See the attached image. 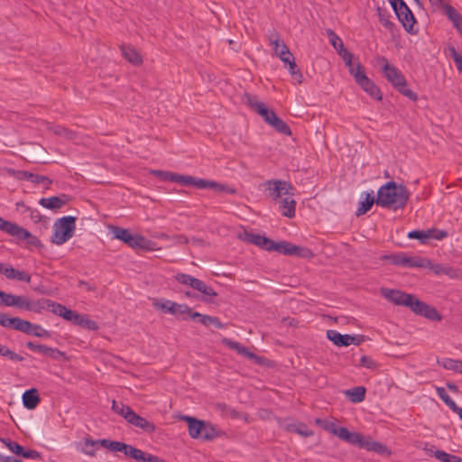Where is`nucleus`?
Returning <instances> with one entry per match:
<instances>
[{"label":"nucleus","mask_w":462,"mask_h":462,"mask_svg":"<svg viewBox=\"0 0 462 462\" xmlns=\"http://www.w3.org/2000/svg\"><path fill=\"white\" fill-rule=\"evenodd\" d=\"M98 440H94L90 438H85L83 440V448L81 451L90 457L96 456V448L95 446L98 445Z\"/></svg>","instance_id":"nucleus-41"},{"label":"nucleus","mask_w":462,"mask_h":462,"mask_svg":"<svg viewBox=\"0 0 462 462\" xmlns=\"http://www.w3.org/2000/svg\"><path fill=\"white\" fill-rule=\"evenodd\" d=\"M448 236V233L439 229H428L425 231L413 230L408 234L411 239H418L421 244L427 243L430 239L441 240Z\"/></svg>","instance_id":"nucleus-11"},{"label":"nucleus","mask_w":462,"mask_h":462,"mask_svg":"<svg viewBox=\"0 0 462 462\" xmlns=\"http://www.w3.org/2000/svg\"><path fill=\"white\" fill-rule=\"evenodd\" d=\"M327 35L328 37L330 44L334 47V49L337 51L338 54L346 50L344 46L342 40L333 30L328 29Z\"/></svg>","instance_id":"nucleus-39"},{"label":"nucleus","mask_w":462,"mask_h":462,"mask_svg":"<svg viewBox=\"0 0 462 462\" xmlns=\"http://www.w3.org/2000/svg\"><path fill=\"white\" fill-rule=\"evenodd\" d=\"M327 337L332 341L337 346H348L352 344L359 345L360 340L354 336L348 334L342 335L337 330L329 329L327 331Z\"/></svg>","instance_id":"nucleus-13"},{"label":"nucleus","mask_w":462,"mask_h":462,"mask_svg":"<svg viewBox=\"0 0 462 462\" xmlns=\"http://www.w3.org/2000/svg\"><path fill=\"white\" fill-rule=\"evenodd\" d=\"M222 342L228 348L236 351L238 354L247 357L248 359H254L258 364L261 363V357L255 356L247 347L241 345L240 343L233 341L229 338H223Z\"/></svg>","instance_id":"nucleus-18"},{"label":"nucleus","mask_w":462,"mask_h":462,"mask_svg":"<svg viewBox=\"0 0 462 462\" xmlns=\"http://www.w3.org/2000/svg\"><path fill=\"white\" fill-rule=\"evenodd\" d=\"M77 325L86 328L89 330H97L98 328V326L96 321L89 319L88 317L84 315H80V319H79Z\"/></svg>","instance_id":"nucleus-49"},{"label":"nucleus","mask_w":462,"mask_h":462,"mask_svg":"<svg viewBox=\"0 0 462 462\" xmlns=\"http://www.w3.org/2000/svg\"><path fill=\"white\" fill-rule=\"evenodd\" d=\"M217 431L214 426H212L210 423L205 422L204 429L201 433V437L199 439H202L204 440H211L217 437Z\"/></svg>","instance_id":"nucleus-45"},{"label":"nucleus","mask_w":462,"mask_h":462,"mask_svg":"<svg viewBox=\"0 0 462 462\" xmlns=\"http://www.w3.org/2000/svg\"><path fill=\"white\" fill-rule=\"evenodd\" d=\"M54 305H57V303L48 299H40L34 301H31L30 300H28L26 310L40 313L43 310H49L50 311L52 312Z\"/></svg>","instance_id":"nucleus-25"},{"label":"nucleus","mask_w":462,"mask_h":462,"mask_svg":"<svg viewBox=\"0 0 462 462\" xmlns=\"http://www.w3.org/2000/svg\"><path fill=\"white\" fill-rule=\"evenodd\" d=\"M76 229V217L66 216L57 219L53 225L51 243L61 245L74 236Z\"/></svg>","instance_id":"nucleus-3"},{"label":"nucleus","mask_w":462,"mask_h":462,"mask_svg":"<svg viewBox=\"0 0 462 462\" xmlns=\"http://www.w3.org/2000/svg\"><path fill=\"white\" fill-rule=\"evenodd\" d=\"M366 390L364 386H356L345 392V395L353 403H359L365 398Z\"/></svg>","instance_id":"nucleus-30"},{"label":"nucleus","mask_w":462,"mask_h":462,"mask_svg":"<svg viewBox=\"0 0 462 462\" xmlns=\"http://www.w3.org/2000/svg\"><path fill=\"white\" fill-rule=\"evenodd\" d=\"M363 444L360 446V448H365L367 450H373L378 453H381L384 447L380 443L376 441H369L363 438Z\"/></svg>","instance_id":"nucleus-54"},{"label":"nucleus","mask_w":462,"mask_h":462,"mask_svg":"<svg viewBox=\"0 0 462 462\" xmlns=\"http://www.w3.org/2000/svg\"><path fill=\"white\" fill-rule=\"evenodd\" d=\"M114 238L123 241L134 249H148L151 241L141 235H133L128 229L120 226H112Z\"/></svg>","instance_id":"nucleus-5"},{"label":"nucleus","mask_w":462,"mask_h":462,"mask_svg":"<svg viewBox=\"0 0 462 462\" xmlns=\"http://www.w3.org/2000/svg\"><path fill=\"white\" fill-rule=\"evenodd\" d=\"M120 49L125 59L130 63L135 66L142 64L143 59L135 48L131 45H122Z\"/></svg>","instance_id":"nucleus-29"},{"label":"nucleus","mask_w":462,"mask_h":462,"mask_svg":"<svg viewBox=\"0 0 462 462\" xmlns=\"http://www.w3.org/2000/svg\"><path fill=\"white\" fill-rule=\"evenodd\" d=\"M18 175L23 177L24 180H27L35 184H45L46 188H48L52 183V180L47 176L34 174L29 171L20 172Z\"/></svg>","instance_id":"nucleus-32"},{"label":"nucleus","mask_w":462,"mask_h":462,"mask_svg":"<svg viewBox=\"0 0 462 462\" xmlns=\"http://www.w3.org/2000/svg\"><path fill=\"white\" fill-rule=\"evenodd\" d=\"M270 42L271 44L273 45V50L276 55L281 59L282 62H284V64H287V62L294 59L286 44L284 42H280L278 35H275L274 38H271Z\"/></svg>","instance_id":"nucleus-17"},{"label":"nucleus","mask_w":462,"mask_h":462,"mask_svg":"<svg viewBox=\"0 0 462 462\" xmlns=\"http://www.w3.org/2000/svg\"><path fill=\"white\" fill-rule=\"evenodd\" d=\"M2 327L25 333L28 331V328H31V322L18 317L10 318L2 314Z\"/></svg>","instance_id":"nucleus-14"},{"label":"nucleus","mask_w":462,"mask_h":462,"mask_svg":"<svg viewBox=\"0 0 462 462\" xmlns=\"http://www.w3.org/2000/svg\"><path fill=\"white\" fill-rule=\"evenodd\" d=\"M443 366L448 370L461 373L462 361L448 358L444 361Z\"/></svg>","instance_id":"nucleus-51"},{"label":"nucleus","mask_w":462,"mask_h":462,"mask_svg":"<svg viewBox=\"0 0 462 462\" xmlns=\"http://www.w3.org/2000/svg\"><path fill=\"white\" fill-rule=\"evenodd\" d=\"M129 424L143 430L146 433H153L156 431V426L152 421H149L143 417H141L137 413H134L132 418L128 421Z\"/></svg>","instance_id":"nucleus-22"},{"label":"nucleus","mask_w":462,"mask_h":462,"mask_svg":"<svg viewBox=\"0 0 462 462\" xmlns=\"http://www.w3.org/2000/svg\"><path fill=\"white\" fill-rule=\"evenodd\" d=\"M345 61L346 66L350 69V68H354L355 64L353 63V54L350 53L347 50L340 52L338 54Z\"/></svg>","instance_id":"nucleus-61"},{"label":"nucleus","mask_w":462,"mask_h":462,"mask_svg":"<svg viewBox=\"0 0 462 462\" xmlns=\"http://www.w3.org/2000/svg\"><path fill=\"white\" fill-rule=\"evenodd\" d=\"M2 443H4L6 447H8L10 451L14 453L15 455L22 456V453L23 451V447L19 445L17 442L12 441L11 439H2Z\"/></svg>","instance_id":"nucleus-50"},{"label":"nucleus","mask_w":462,"mask_h":462,"mask_svg":"<svg viewBox=\"0 0 462 462\" xmlns=\"http://www.w3.org/2000/svg\"><path fill=\"white\" fill-rule=\"evenodd\" d=\"M295 250V245L286 241H280L274 242L273 251L278 252L285 255H292Z\"/></svg>","instance_id":"nucleus-36"},{"label":"nucleus","mask_w":462,"mask_h":462,"mask_svg":"<svg viewBox=\"0 0 462 462\" xmlns=\"http://www.w3.org/2000/svg\"><path fill=\"white\" fill-rule=\"evenodd\" d=\"M2 231L6 232L8 235L23 240V236H29V231L18 226L15 223L2 219Z\"/></svg>","instance_id":"nucleus-20"},{"label":"nucleus","mask_w":462,"mask_h":462,"mask_svg":"<svg viewBox=\"0 0 462 462\" xmlns=\"http://www.w3.org/2000/svg\"><path fill=\"white\" fill-rule=\"evenodd\" d=\"M182 420L188 423L189 434L192 439H199L201 437L205 421L189 416H183Z\"/></svg>","instance_id":"nucleus-23"},{"label":"nucleus","mask_w":462,"mask_h":462,"mask_svg":"<svg viewBox=\"0 0 462 462\" xmlns=\"http://www.w3.org/2000/svg\"><path fill=\"white\" fill-rule=\"evenodd\" d=\"M295 248L296 250L294 251L292 255H297L303 258H311L314 255L312 251L308 247L295 245Z\"/></svg>","instance_id":"nucleus-59"},{"label":"nucleus","mask_w":462,"mask_h":462,"mask_svg":"<svg viewBox=\"0 0 462 462\" xmlns=\"http://www.w3.org/2000/svg\"><path fill=\"white\" fill-rule=\"evenodd\" d=\"M360 366L365 367L370 370H375L378 367L377 363L368 356H363L359 362Z\"/></svg>","instance_id":"nucleus-56"},{"label":"nucleus","mask_w":462,"mask_h":462,"mask_svg":"<svg viewBox=\"0 0 462 462\" xmlns=\"http://www.w3.org/2000/svg\"><path fill=\"white\" fill-rule=\"evenodd\" d=\"M270 125L273 126L280 134L291 135V130L290 126L278 116L273 117V121Z\"/></svg>","instance_id":"nucleus-40"},{"label":"nucleus","mask_w":462,"mask_h":462,"mask_svg":"<svg viewBox=\"0 0 462 462\" xmlns=\"http://www.w3.org/2000/svg\"><path fill=\"white\" fill-rule=\"evenodd\" d=\"M175 172L165 171L161 170H152L151 174L160 178L162 180H169L172 182V179Z\"/></svg>","instance_id":"nucleus-58"},{"label":"nucleus","mask_w":462,"mask_h":462,"mask_svg":"<svg viewBox=\"0 0 462 462\" xmlns=\"http://www.w3.org/2000/svg\"><path fill=\"white\" fill-rule=\"evenodd\" d=\"M68 201V196L63 194L61 196H54L51 198H42L39 204L45 208L57 210L61 208Z\"/></svg>","instance_id":"nucleus-21"},{"label":"nucleus","mask_w":462,"mask_h":462,"mask_svg":"<svg viewBox=\"0 0 462 462\" xmlns=\"http://www.w3.org/2000/svg\"><path fill=\"white\" fill-rule=\"evenodd\" d=\"M52 133L58 136L64 138L65 140L72 141L77 137V134L66 127L61 125H54L50 128Z\"/></svg>","instance_id":"nucleus-37"},{"label":"nucleus","mask_w":462,"mask_h":462,"mask_svg":"<svg viewBox=\"0 0 462 462\" xmlns=\"http://www.w3.org/2000/svg\"><path fill=\"white\" fill-rule=\"evenodd\" d=\"M52 313L62 317L64 319L70 321L71 323L77 325L79 319H80V315L76 311L67 309L64 305L57 303L54 305V309L52 310Z\"/></svg>","instance_id":"nucleus-24"},{"label":"nucleus","mask_w":462,"mask_h":462,"mask_svg":"<svg viewBox=\"0 0 462 462\" xmlns=\"http://www.w3.org/2000/svg\"><path fill=\"white\" fill-rule=\"evenodd\" d=\"M336 436H337L340 439L355 446L360 447L364 445L363 436L361 434L357 432H351L345 427H339L336 432Z\"/></svg>","instance_id":"nucleus-19"},{"label":"nucleus","mask_w":462,"mask_h":462,"mask_svg":"<svg viewBox=\"0 0 462 462\" xmlns=\"http://www.w3.org/2000/svg\"><path fill=\"white\" fill-rule=\"evenodd\" d=\"M173 301L165 300H155L152 303V306L156 310H162L163 312L170 313V310L171 309V304Z\"/></svg>","instance_id":"nucleus-55"},{"label":"nucleus","mask_w":462,"mask_h":462,"mask_svg":"<svg viewBox=\"0 0 462 462\" xmlns=\"http://www.w3.org/2000/svg\"><path fill=\"white\" fill-rule=\"evenodd\" d=\"M381 294L389 301L398 306H407L411 300V294L406 293L399 290L387 288L381 289Z\"/></svg>","instance_id":"nucleus-12"},{"label":"nucleus","mask_w":462,"mask_h":462,"mask_svg":"<svg viewBox=\"0 0 462 462\" xmlns=\"http://www.w3.org/2000/svg\"><path fill=\"white\" fill-rule=\"evenodd\" d=\"M25 334L30 336H35L38 337H50L51 334L48 330L44 329L42 326L31 323V328H28V331Z\"/></svg>","instance_id":"nucleus-42"},{"label":"nucleus","mask_w":462,"mask_h":462,"mask_svg":"<svg viewBox=\"0 0 462 462\" xmlns=\"http://www.w3.org/2000/svg\"><path fill=\"white\" fill-rule=\"evenodd\" d=\"M29 298L2 291V305L26 310Z\"/></svg>","instance_id":"nucleus-15"},{"label":"nucleus","mask_w":462,"mask_h":462,"mask_svg":"<svg viewBox=\"0 0 462 462\" xmlns=\"http://www.w3.org/2000/svg\"><path fill=\"white\" fill-rule=\"evenodd\" d=\"M289 430L294 431L303 437H310L313 435V431L309 430L305 424H291L288 427Z\"/></svg>","instance_id":"nucleus-46"},{"label":"nucleus","mask_w":462,"mask_h":462,"mask_svg":"<svg viewBox=\"0 0 462 462\" xmlns=\"http://www.w3.org/2000/svg\"><path fill=\"white\" fill-rule=\"evenodd\" d=\"M451 53L457 69H458V71L462 72V56L459 53H457L454 48L451 49Z\"/></svg>","instance_id":"nucleus-64"},{"label":"nucleus","mask_w":462,"mask_h":462,"mask_svg":"<svg viewBox=\"0 0 462 462\" xmlns=\"http://www.w3.org/2000/svg\"><path fill=\"white\" fill-rule=\"evenodd\" d=\"M373 193V191L371 193H366L365 199L364 201L359 202V206L356 212V215L357 217L365 214L367 211L370 210L374 203H375L376 199L374 197Z\"/></svg>","instance_id":"nucleus-35"},{"label":"nucleus","mask_w":462,"mask_h":462,"mask_svg":"<svg viewBox=\"0 0 462 462\" xmlns=\"http://www.w3.org/2000/svg\"><path fill=\"white\" fill-rule=\"evenodd\" d=\"M2 356H6L13 361H23V356H19L18 354L11 351L10 349H8L5 346H2Z\"/></svg>","instance_id":"nucleus-60"},{"label":"nucleus","mask_w":462,"mask_h":462,"mask_svg":"<svg viewBox=\"0 0 462 462\" xmlns=\"http://www.w3.org/2000/svg\"><path fill=\"white\" fill-rule=\"evenodd\" d=\"M198 319V321L201 323L202 325L206 327L214 326L217 328H224L225 325L220 321V319L217 317L208 316L205 314H201L199 312H194L192 314V319L196 320Z\"/></svg>","instance_id":"nucleus-28"},{"label":"nucleus","mask_w":462,"mask_h":462,"mask_svg":"<svg viewBox=\"0 0 462 462\" xmlns=\"http://www.w3.org/2000/svg\"><path fill=\"white\" fill-rule=\"evenodd\" d=\"M263 237V236L258 234L245 232L243 240L254 245L260 246Z\"/></svg>","instance_id":"nucleus-52"},{"label":"nucleus","mask_w":462,"mask_h":462,"mask_svg":"<svg viewBox=\"0 0 462 462\" xmlns=\"http://www.w3.org/2000/svg\"><path fill=\"white\" fill-rule=\"evenodd\" d=\"M406 307H409L415 314L423 316L430 320H441V315L438 312V310L435 308L420 300L413 295H411L410 304H407Z\"/></svg>","instance_id":"nucleus-8"},{"label":"nucleus","mask_w":462,"mask_h":462,"mask_svg":"<svg viewBox=\"0 0 462 462\" xmlns=\"http://www.w3.org/2000/svg\"><path fill=\"white\" fill-rule=\"evenodd\" d=\"M296 201L291 198H284L281 201L280 210L282 216L291 218L295 216Z\"/></svg>","instance_id":"nucleus-31"},{"label":"nucleus","mask_w":462,"mask_h":462,"mask_svg":"<svg viewBox=\"0 0 462 462\" xmlns=\"http://www.w3.org/2000/svg\"><path fill=\"white\" fill-rule=\"evenodd\" d=\"M378 61L382 65L384 77L394 88L409 99L416 101L418 96L415 92L407 88V81L402 71L395 66L391 65L385 57H380Z\"/></svg>","instance_id":"nucleus-2"},{"label":"nucleus","mask_w":462,"mask_h":462,"mask_svg":"<svg viewBox=\"0 0 462 462\" xmlns=\"http://www.w3.org/2000/svg\"><path fill=\"white\" fill-rule=\"evenodd\" d=\"M316 424L320 425L325 430L336 435V432L337 431V427L334 422H330L325 420L321 419H316L315 420Z\"/></svg>","instance_id":"nucleus-53"},{"label":"nucleus","mask_w":462,"mask_h":462,"mask_svg":"<svg viewBox=\"0 0 462 462\" xmlns=\"http://www.w3.org/2000/svg\"><path fill=\"white\" fill-rule=\"evenodd\" d=\"M273 245L274 241L263 236L259 247L266 251L272 252L273 250Z\"/></svg>","instance_id":"nucleus-63"},{"label":"nucleus","mask_w":462,"mask_h":462,"mask_svg":"<svg viewBox=\"0 0 462 462\" xmlns=\"http://www.w3.org/2000/svg\"><path fill=\"white\" fill-rule=\"evenodd\" d=\"M380 23L387 29L392 30L394 26L393 23L390 20V14L381 7L377 8Z\"/></svg>","instance_id":"nucleus-43"},{"label":"nucleus","mask_w":462,"mask_h":462,"mask_svg":"<svg viewBox=\"0 0 462 462\" xmlns=\"http://www.w3.org/2000/svg\"><path fill=\"white\" fill-rule=\"evenodd\" d=\"M194 179L195 177L189 175L174 173L172 182L180 183L183 186H194Z\"/></svg>","instance_id":"nucleus-47"},{"label":"nucleus","mask_w":462,"mask_h":462,"mask_svg":"<svg viewBox=\"0 0 462 462\" xmlns=\"http://www.w3.org/2000/svg\"><path fill=\"white\" fill-rule=\"evenodd\" d=\"M23 240H25L28 245L34 247H41V241L32 234L29 232V236H23Z\"/></svg>","instance_id":"nucleus-62"},{"label":"nucleus","mask_w":462,"mask_h":462,"mask_svg":"<svg viewBox=\"0 0 462 462\" xmlns=\"http://www.w3.org/2000/svg\"><path fill=\"white\" fill-rule=\"evenodd\" d=\"M41 399L39 396L38 390L35 388H32L26 390L23 394V406L28 410L35 409L40 403Z\"/></svg>","instance_id":"nucleus-26"},{"label":"nucleus","mask_w":462,"mask_h":462,"mask_svg":"<svg viewBox=\"0 0 462 462\" xmlns=\"http://www.w3.org/2000/svg\"><path fill=\"white\" fill-rule=\"evenodd\" d=\"M434 457L441 462H462V458L443 450L435 451Z\"/></svg>","instance_id":"nucleus-44"},{"label":"nucleus","mask_w":462,"mask_h":462,"mask_svg":"<svg viewBox=\"0 0 462 462\" xmlns=\"http://www.w3.org/2000/svg\"><path fill=\"white\" fill-rule=\"evenodd\" d=\"M26 346L33 352H38L42 354L43 356H53L54 353L59 352L57 349H54L52 347H49L44 345L35 344L31 341L26 344Z\"/></svg>","instance_id":"nucleus-38"},{"label":"nucleus","mask_w":462,"mask_h":462,"mask_svg":"<svg viewBox=\"0 0 462 462\" xmlns=\"http://www.w3.org/2000/svg\"><path fill=\"white\" fill-rule=\"evenodd\" d=\"M438 396L455 413H461V407H458L456 402L449 397L443 387H436Z\"/></svg>","instance_id":"nucleus-33"},{"label":"nucleus","mask_w":462,"mask_h":462,"mask_svg":"<svg viewBox=\"0 0 462 462\" xmlns=\"http://www.w3.org/2000/svg\"><path fill=\"white\" fill-rule=\"evenodd\" d=\"M176 281L180 283L188 285L190 288L201 292L203 294L204 301H211L209 298L216 297L217 293L213 290V288L208 286L203 281L197 279L189 274L186 273H178L175 275Z\"/></svg>","instance_id":"nucleus-6"},{"label":"nucleus","mask_w":462,"mask_h":462,"mask_svg":"<svg viewBox=\"0 0 462 462\" xmlns=\"http://www.w3.org/2000/svg\"><path fill=\"white\" fill-rule=\"evenodd\" d=\"M387 259L391 260L392 263L398 266L403 267H420L425 268L430 266V261L426 258L418 256H409L404 253H399L386 256Z\"/></svg>","instance_id":"nucleus-7"},{"label":"nucleus","mask_w":462,"mask_h":462,"mask_svg":"<svg viewBox=\"0 0 462 462\" xmlns=\"http://www.w3.org/2000/svg\"><path fill=\"white\" fill-rule=\"evenodd\" d=\"M2 274L7 279L19 282H31V275L23 271L14 268L10 264L2 263Z\"/></svg>","instance_id":"nucleus-16"},{"label":"nucleus","mask_w":462,"mask_h":462,"mask_svg":"<svg viewBox=\"0 0 462 462\" xmlns=\"http://www.w3.org/2000/svg\"><path fill=\"white\" fill-rule=\"evenodd\" d=\"M112 410L118 415L122 416L127 422L134 413V411L128 405H125L122 402H117L116 401H113L112 402Z\"/></svg>","instance_id":"nucleus-34"},{"label":"nucleus","mask_w":462,"mask_h":462,"mask_svg":"<svg viewBox=\"0 0 462 462\" xmlns=\"http://www.w3.org/2000/svg\"><path fill=\"white\" fill-rule=\"evenodd\" d=\"M195 311H193L188 305L186 304H180L177 302H174L171 304V309L170 310V313L183 319L187 320L189 319H192V314Z\"/></svg>","instance_id":"nucleus-27"},{"label":"nucleus","mask_w":462,"mask_h":462,"mask_svg":"<svg viewBox=\"0 0 462 462\" xmlns=\"http://www.w3.org/2000/svg\"><path fill=\"white\" fill-rule=\"evenodd\" d=\"M248 106L258 113L264 120L265 123L270 125L273 121V117L277 116L276 113L269 109L263 102L258 100L255 96L246 94L245 96Z\"/></svg>","instance_id":"nucleus-9"},{"label":"nucleus","mask_w":462,"mask_h":462,"mask_svg":"<svg viewBox=\"0 0 462 462\" xmlns=\"http://www.w3.org/2000/svg\"><path fill=\"white\" fill-rule=\"evenodd\" d=\"M217 186V182L213 180H208L204 179H194V186L198 189H212Z\"/></svg>","instance_id":"nucleus-57"},{"label":"nucleus","mask_w":462,"mask_h":462,"mask_svg":"<svg viewBox=\"0 0 462 462\" xmlns=\"http://www.w3.org/2000/svg\"><path fill=\"white\" fill-rule=\"evenodd\" d=\"M409 199L408 189L392 180L379 188L375 203L383 208L398 210L406 207Z\"/></svg>","instance_id":"nucleus-1"},{"label":"nucleus","mask_w":462,"mask_h":462,"mask_svg":"<svg viewBox=\"0 0 462 462\" xmlns=\"http://www.w3.org/2000/svg\"><path fill=\"white\" fill-rule=\"evenodd\" d=\"M289 66V70L292 78L299 83H302L303 81V76L302 73L300 71V69H297V65L295 63V60L292 59L287 64Z\"/></svg>","instance_id":"nucleus-48"},{"label":"nucleus","mask_w":462,"mask_h":462,"mask_svg":"<svg viewBox=\"0 0 462 462\" xmlns=\"http://www.w3.org/2000/svg\"><path fill=\"white\" fill-rule=\"evenodd\" d=\"M266 190L269 191V196L273 199L277 200L282 195L289 193L290 189H292L291 185L282 180H271L263 183Z\"/></svg>","instance_id":"nucleus-10"},{"label":"nucleus","mask_w":462,"mask_h":462,"mask_svg":"<svg viewBox=\"0 0 462 462\" xmlns=\"http://www.w3.org/2000/svg\"><path fill=\"white\" fill-rule=\"evenodd\" d=\"M388 2L404 29L411 34H416L418 32L414 29L416 19L406 3L403 0H388Z\"/></svg>","instance_id":"nucleus-4"}]
</instances>
